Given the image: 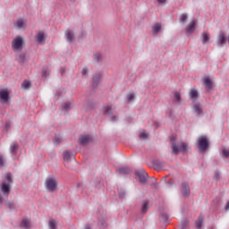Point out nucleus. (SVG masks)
<instances>
[{
  "label": "nucleus",
  "mask_w": 229,
  "mask_h": 229,
  "mask_svg": "<svg viewBox=\"0 0 229 229\" xmlns=\"http://www.w3.org/2000/svg\"><path fill=\"white\" fill-rule=\"evenodd\" d=\"M119 198L122 199L126 197V191L124 190H118Z\"/></svg>",
  "instance_id": "a19ab883"
},
{
  "label": "nucleus",
  "mask_w": 229,
  "mask_h": 229,
  "mask_svg": "<svg viewBox=\"0 0 229 229\" xmlns=\"http://www.w3.org/2000/svg\"><path fill=\"white\" fill-rule=\"evenodd\" d=\"M62 140H63L62 137L59 134H56L54 139V144L58 145L60 144V142H62Z\"/></svg>",
  "instance_id": "c9c22d12"
},
{
  "label": "nucleus",
  "mask_w": 229,
  "mask_h": 229,
  "mask_svg": "<svg viewBox=\"0 0 229 229\" xmlns=\"http://www.w3.org/2000/svg\"><path fill=\"white\" fill-rule=\"evenodd\" d=\"M149 208V206H148V202H144L141 207V212L142 214H146L148 212V209Z\"/></svg>",
  "instance_id": "e433bc0d"
},
{
  "label": "nucleus",
  "mask_w": 229,
  "mask_h": 229,
  "mask_svg": "<svg viewBox=\"0 0 229 229\" xmlns=\"http://www.w3.org/2000/svg\"><path fill=\"white\" fill-rule=\"evenodd\" d=\"M48 74H49V71H47V69H43L42 78H47Z\"/></svg>",
  "instance_id": "de8ad7c7"
},
{
  "label": "nucleus",
  "mask_w": 229,
  "mask_h": 229,
  "mask_svg": "<svg viewBox=\"0 0 229 229\" xmlns=\"http://www.w3.org/2000/svg\"><path fill=\"white\" fill-rule=\"evenodd\" d=\"M152 165L156 171H160L163 167H165V162L159 159H155L152 161Z\"/></svg>",
  "instance_id": "9d476101"
},
{
  "label": "nucleus",
  "mask_w": 229,
  "mask_h": 229,
  "mask_svg": "<svg viewBox=\"0 0 229 229\" xmlns=\"http://www.w3.org/2000/svg\"><path fill=\"white\" fill-rule=\"evenodd\" d=\"M74 106L72 105V103L71 102H65L64 104H63V110L64 112H69V110H71Z\"/></svg>",
  "instance_id": "412c9836"
},
{
  "label": "nucleus",
  "mask_w": 229,
  "mask_h": 229,
  "mask_svg": "<svg viewBox=\"0 0 229 229\" xmlns=\"http://www.w3.org/2000/svg\"><path fill=\"white\" fill-rule=\"evenodd\" d=\"M225 210L226 212H228V210H229V200L226 202V204H225Z\"/></svg>",
  "instance_id": "864d4df0"
},
{
  "label": "nucleus",
  "mask_w": 229,
  "mask_h": 229,
  "mask_svg": "<svg viewBox=\"0 0 229 229\" xmlns=\"http://www.w3.org/2000/svg\"><path fill=\"white\" fill-rule=\"evenodd\" d=\"M26 21L22 18L18 19L14 23L16 30H26Z\"/></svg>",
  "instance_id": "f8f14e48"
},
{
  "label": "nucleus",
  "mask_w": 229,
  "mask_h": 229,
  "mask_svg": "<svg viewBox=\"0 0 229 229\" xmlns=\"http://www.w3.org/2000/svg\"><path fill=\"white\" fill-rule=\"evenodd\" d=\"M77 187H81V183H78Z\"/></svg>",
  "instance_id": "052dcab7"
},
{
  "label": "nucleus",
  "mask_w": 229,
  "mask_h": 229,
  "mask_svg": "<svg viewBox=\"0 0 229 229\" xmlns=\"http://www.w3.org/2000/svg\"><path fill=\"white\" fill-rule=\"evenodd\" d=\"M5 178L7 180L6 183H12V174L10 173L6 174Z\"/></svg>",
  "instance_id": "49530a36"
},
{
  "label": "nucleus",
  "mask_w": 229,
  "mask_h": 229,
  "mask_svg": "<svg viewBox=\"0 0 229 229\" xmlns=\"http://www.w3.org/2000/svg\"><path fill=\"white\" fill-rule=\"evenodd\" d=\"M7 207L10 210H15V204L13 202H8Z\"/></svg>",
  "instance_id": "c03bdc74"
},
{
  "label": "nucleus",
  "mask_w": 229,
  "mask_h": 229,
  "mask_svg": "<svg viewBox=\"0 0 229 229\" xmlns=\"http://www.w3.org/2000/svg\"><path fill=\"white\" fill-rule=\"evenodd\" d=\"M165 178H167V175L163 179V180H164V182H165Z\"/></svg>",
  "instance_id": "e2e57ef3"
},
{
  "label": "nucleus",
  "mask_w": 229,
  "mask_h": 229,
  "mask_svg": "<svg viewBox=\"0 0 229 229\" xmlns=\"http://www.w3.org/2000/svg\"><path fill=\"white\" fill-rule=\"evenodd\" d=\"M181 191L183 198H189L191 196V186L187 182H182Z\"/></svg>",
  "instance_id": "6e6552de"
},
{
  "label": "nucleus",
  "mask_w": 229,
  "mask_h": 229,
  "mask_svg": "<svg viewBox=\"0 0 229 229\" xmlns=\"http://www.w3.org/2000/svg\"><path fill=\"white\" fill-rule=\"evenodd\" d=\"M166 183H167V185H171V182H167Z\"/></svg>",
  "instance_id": "680f3d73"
},
{
  "label": "nucleus",
  "mask_w": 229,
  "mask_h": 229,
  "mask_svg": "<svg viewBox=\"0 0 229 229\" xmlns=\"http://www.w3.org/2000/svg\"><path fill=\"white\" fill-rule=\"evenodd\" d=\"M111 121L112 123H117V121H119V116L115 114L111 115Z\"/></svg>",
  "instance_id": "a18cd8bd"
},
{
  "label": "nucleus",
  "mask_w": 229,
  "mask_h": 229,
  "mask_svg": "<svg viewBox=\"0 0 229 229\" xmlns=\"http://www.w3.org/2000/svg\"><path fill=\"white\" fill-rule=\"evenodd\" d=\"M84 229H90V226L89 225H85Z\"/></svg>",
  "instance_id": "bf43d9fd"
},
{
  "label": "nucleus",
  "mask_w": 229,
  "mask_h": 229,
  "mask_svg": "<svg viewBox=\"0 0 229 229\" xmlns=\"http://www.w3.org/2000/svg\"><path fill=\"white\" fill-rule=\"evenodd\" d=\"M10 98V93L6 89L0 90V103L4 105V103H8V99Z\"/></svg>",
  "instance_id": "1a4fd4ad"
},
{
  "label": "nucleus",
  "mask_w": 229,
  "mask_h": 229,
  "mask_svg": "<svg viewBox=\"0 0 229 229\" xmlns=\"http://www.w3.org/2000/svg\"><path fill=\"white\" fill-rule=\"evenodd\" d=\"M199 94H198V90L196 89H191L190 91V98L196 100V98H198Z\"/></svg>",
  "instance_id": "c756f323"
},
{
  "label": "nucleus",
  "mask_w": 229,
  "mask_h": 229,
  "mask_svg": "<svg viewBox=\"0 0 229 229\" xmlns=\"http://www.w3.org/2000/svg\"><path fill=\"white\" fill-rule=\"evenodd\" d=\"M10 129V123H5V130H9Z\"/></svg>",
  "instance_id": "5fc2aeb1"
},
{
  "label": "nucleus",
  "mask_w": 229,
  "mask_h": 229,
  "mask_svg": "<svg viewBox=\"0 0 229 229\" xmlns=\"http://www.w3.org/2000/svg\"><path fill=\"white\" fill-rule=\"evenodd\" d=\"M159 4H165L167 3V0H157Z\"/></svg>",
  "instance_id": "603ef678"
},
{
  "label": "nucleus",
  "mask_w": 229,
  "mask_h": 229,
  "mask_svg": "<svg viewBox=\"0 0 229 229\" xmlns=\"http://www.w3.org/2000/svg\"><path fill=\"white\" fill-rule=\"evenodd\" d=\"M196 31V20H192L187 26H186V35H192V32Z\"/></svg>",
  "instance_id": "9b49d317"
},
{
  "label": "nucleus",
  "mask_w": 229,
  "mask_h": 229,
  "mask_svg": "<svg viewBox=\"0 0 229 229\" xmlns=\"http://www.w3.org/2000/svg\"><path fill=\"white\" fill-rule=\"evenodd\" d=\"M152 187H155V189L158 188V183L155 182L154 184H152Z\"/></svg>",
  "instance_id": "6e6d98bb"
},
{
  "label": "nucleus",
  "mask_w": 229,
  "mask_h": 229,
  "mask_svg": "<svg viewBox=\"0 0 229 229\" xmlns=\"http://www.w3.org/2000/svg\"><path fill=\"white\" fill-rule=\"evenodd\" d=\"M1 203H3V195H1V193H0V205H1Z\"/></svg>",
  "instance_id": "13d9d810"
},
{
  "label": "nucleus",
  "mask_w": 229,
  "mask_h": 229,
  "mask_svg": "<svg viewBox=\"0 0 229 229\" xmlns=\"http://www.w3.org/2000/svg\"><path fill=\"white\" fill-rule=\"evenodd\" d=\"M193 111L195 112L196 114L201 115L203 110L201 109V106L199 105V103H197L193 106Z\"/></svg>",
  "instance_id": "aec40b11"
},
{
  "label": "nucleus",
  "mask_w": 229,
  "mask_h": 229,
  "mask_svg": "<svg viewBox=\"0 0 229 229\" xmlns=\"http://www.w3.org/2000/svg\"><path fill=\"white\" fill-rule=\"evenodd\" d=\"M162 30V23H156L153 27H152V33L153 35H157L158 32Z\"/></svg>",
  "instance_id": "6ab92c4d"
},
{
  "label": "nucleus",
  "mask_w": 229,
  "mask_h": 229,
  "mask_svg": "<svg viewBox=\"0 0 229 229\" xmlns=\"http://www.w3.org/2000/svg\"><path fill=\"white\" fill-rule=\"evenodd\" d=\"M45 187L47 192H55V191H58V180L55 177L47 178Z\"/></svg>",
  "instance_id": "f257e3e1"
},
{
  "label": "nucleus",
  "mask_w": 229,
  "mask_h": 229,
  "mask_svg": "<svg viewBox=\"0 0 229 229\" xmlns=\"http://www.w3.org/2000/svg\"><path fill=\"white\" fill-rule=\"evenodd\" d=\"M135 174L140 182V183H146L148 181V173L145 169H140L135 172Z\"/></svg>",
  "instance_id": "423d86ee"
},
{
  "label": "nucleus",
  "mask_w": 229,
  "mask_h": 229,
  "mask_svg": "<svg viewBox=\"0 0 229 229\" xmlns=\"http://www.w3.org/2000/svg\"><path fill=\"white\" fill-rule=\"evenodd\" d=\"M22 89H24L25 90H28V89H30L31 87V82H30L29 81H24L21 84Z\"/></svg>",
  "instance_id": "72a5a7b5"
},
{
  "label": "nucleus",
  "mask_w": 229,
  "mask_h": 229,
  "mask_svg": "<svg viewBox=\"0 0 229 229\" xmlns=\"http://www.w3.org/2000/svg\"><path fill=\"white\" fill-rule=\"evenodd\" d=\"M188 18H189V16H187V13H182V14H181L179 21H180V22H182V24H185V22H187Z\"/></svg>",
  "instance_id": "473e14b6"
},
{
  "label": "nucleus",
  "mask_w": 229,
  "mask_h": 229,
  "mask_svg": "<svg viewBox=\"0 0 229 229\" xmlns=\"http://www.w3.org/2000/svg\"><path fill=\"white\" fill-rule=\"evenodd\" d=\"M204 87H206L208 90H210L212 89V81H210V78L207 77L204 80Z\"/></svg>",
  "instance_id": "5701e85b"
},
{
  "label": "nucleus",
  "mask_w": 229,
  "mask_h": 229,
  "mask_svg": "<svg viewBox=\"0 0 229 229\" xmlns=\"http://www.w3.org/2000/svg\"><path fill=\"white\" fill-rule=\"evenodd\" d=\"M140 139H148V133L146 132L140 133Z\"/></svg>",
  "instance_id": "8fccbe9b"
},
{
  "label": "nucleus",
  "mask_w": 229,
  "mask_h": 229,
  "mask_svg": "<svg viewBox=\"0 0 229 229\" xmlns=\"http://www.w3.org/2000/svg\"><path fill=\"white\" fill-rule=\"evenodd\" d=\"M56 226H58V222L53 218H51L48 221V228L49 229H56Z\"/></svg>",
  "instance_id": "4be33fe9"
},
{
  "label": "nucleus",
  "mask_w": 229,
  "mask_h": 229,
  "mask_svg": "<svg viewBox=\"0 0 229 229\" xmlns=\"http://www.w3.org/2000/svg\"><path fill=\"white\" fill-rule=\"evenodd\" d=\"M197 148L201 153H205L208 149V138L207 136H200L197 140Z\"/></svg>",
  "instance_id": "7ed1b4c3"
},
{
  "label": "nucleus",
  "mask_w": 229,
  "mask_h": 229,
  "mask_svg": "<svg viewBox=\"0 0 229 229\" xmlns=\"http://www.w3.org/2000/svg\"><path fill=\"white\" fill-rule=\"evenodd\" d=\"M21 228L23 229H30L31 228V221L28 218H23L21 223Z\"/></svg>",
  "instance_id": "dca6fc26"
},
{
  "label": "nucleus",
  "mask_w": 229,
  "mask_h": 229,
  "mask_svg": "<svg viewBox=\"0 0 229 229\" xmlns=\"http://www.w3.org/2000/svg\"><path fill=\"white\" fill-rule=\"evenodd\" d=\"M120 174H130V168L129 167H121L118 169Z\"/></svg>",
  "instance_id": "2f4dec72"
},
{
  "label": "nucleus",
  "mask_w": 229,
  "mask_h": 229,
  "mask_svg": "<svg viewBox=\"0 0 229 229\" xmlns=\"http://www.w3.org/2000/svg\"><path fill=\"white\" fill-rule=\"evenodd\" d=\"M91 139L90 135H81L79 138V142L81 146H87V144L90 142Z\"/></svg>",
  "instance_id": "ddd939ff"
},
{
  "label": "nucleus",
  "mask_w": 229,
  "mask_h": 229,
  "mask_svg": "<svg viewBox=\"0 0 229 229\" xmlns=\"http://www.w3.org/2000/svg\"><path fill=\"white\" fill-rule=\"evenodd\" d=\"M22 44H24V38H22V36H17L13 39L11 44L13 51H14V53H21L23 47Z\"/></svg>",
  "instance_id": "f03ea898"
},
{
  "label": "nucleus",
  "mask_w": 229,
  "mask_h": 229,
  "mask_svg": "<svg viewBox=\"0 0 229 229\" xmlns=\"http://www.w3.org/2000/svg\"><path fill=\"white\" fill-rule=\"evenodd\" d=\"M174 101H175V103H180L182 101V95L180 94V92H178V91L174 92Z\"/></svg>",
  "instance_id": "cd10ccee"
},
{
  "label": "nucleus",
  "mask_w": 229,
  "mask_h": 229,
  "mask_svg": "<svg viewBox=\"0 0 229 229\" xmlns=\"http://www.w3.org/2000/svg\"><path fill=\"white\" fill-rule=\"evenodd\" d=\"M189 223L187 221H183L181 225V229H186Z\"/></svg>",
  "instance_id": "09e8293b"
},
{
  "label": "nucleus",
  "mask_w": 229,
  "mask_h": 229,
  "mask_svg": "<svg viewBox=\"0 0 229 229\" xmlns=\"http://www.w3.org/2000/svg\"><path fill=\"white\" fill-rule=\"evenodd\" d=\"M216 44L220 47H224L225 44H226V33L225 31L221 30L218 33V36L216 38Z\"/></svg>",
  "instance_id": "0eeeda50"
},
{
  "label": "nucleus",
  "mask_w": 229,
  "mask_h": 229,
  "mask_svg": "<svg viewBox=\"0 0 229 229\" xmlns=\"http://www.w3.org/2000/svg\"><path fill=\"white\" fill-rule=\"evenodd\" d=\"M65 72V68H61V74H64Z\"/></svg>",
  "instance_id": "4d7b16f0"
},
{
  "label": "nucleus",
  "mask_w": 229,
  "mask_h": 229,
  "mask_svg": "<svg viewBox=\"0 0 229 229\" xmlns=\"http://www.w3.org/2000/svg\"><path fill=\"white\" fill-rule=\"evenodd\" d=\"M126 98H127L128 103H131V101H133V99H135V94L129 93Z\"/></svg>",
  "instance_id": "ea45409f"
},
{
  "label": "nucleus",
  "mask_w": 229,
  "mask_h": 229,
  "mask_svg": "<svg viewBox=\"0 0 229 229\" xmlns=\"http://www.w3.org/2000/svg\"><path fill=\"white\" fill-rule=\"evenodd\" d=\"M98 226H100L101 228H106V226H108L105 217H101L98 219Z\"/></svg>",
  "instance_id": "bb28decb"
},
{
  "label": "nucleus",
  "mask_w": 229,
  "mask_h": 229,
  "mask_svg": "<svg viewBox=\"0 0 229 229\" xmlns=\"http://www.w3.org/2000/svg\"><path fill=\"white\" fill-rule=\"evenodd\" d=\"M219 176H220L219 172H218V171H216V172H215V178H216V180H219Z\"/></svg>",
  "instance_id": "3c124183"
},
{
  "label": "nucleus",
  "mask_w": 229,
  "mask_h": 229,
  "mask_svg": "<svg viewBox=\"0 0 229 229\" xmlns=\"http://www.w3.org/2000/svg\"><path fill=\"white\" fill-rule=\"evenodd\" d=\"M221 156L223 158H229V150L226 148H223L221 150Z\"/></svg>",
  "instance_id": "7c9ffc66"
},
{
  "label": "nucleus",
  "mask_w": 229,
  "mask_h": 229,
  "mask_svg": "<svg viewBox=\"0 0 229 229\" xmlns=\"http://www.w3.org/2000/svg\"><path fill=\"white\" fill-rule=\"evenodd\" d=\"M36 41L38 42V44H46V39L44 38V32L39 31L36 35Z\"/></svg>",
  "instance_id": "f3484780"
},
{
  "label": "nucleus",
  "mask_w": 229,
  "mask_h": 229,
  "mask_svg": "<svg viewBox=\"0 0 229 229\" xmlns=\"http://www.w3.org/2000/svg\"><path fill=\"white\" fill-rule=\"evenodd\" d=\"M195 225L196 228L198 229H201V227L203 226V216H199L197 219V221L195 222Z\"/></svg>",
  "instance_id": "b1692460"
},
{
  "label": "nucleus",
  "mask_w": 229,
  "mask_h": 229,
  "mask_svg": "<svg viewBox=\"0 0 229 229\" xmlns=\"http://www.w3.org/2000/svg\"><path fill=\"white\" fill-rule=\"evenodd\" d=\"M172 149H173V153H174V155H178V153H180V151H182V153H187V143L182 142L179 145V147H178V145H176V143H173Z\"/></svg>",
  "instance_id": "39448f33"
},
{
  "label": "nucleus",
  "mask_w": 229,
  "mask_h": 229,
  "mask_svg": "<svg viewBox=\"0 0 229 229\" xmlns=\"http://www.w3.org/2000/svg\"><path fill=\"white\" fill-rule=\"evenodd\" d=\"M81 74L84 78H87L89 76V68L84 67L81 71Z\"/></svg>",
  "instance_id": "79ce46f5"
},
{
  "label": "nucleus",
  "mask_w": 229,
  "mask_h": 229,
  "mask_svg": "<svg viewBox=\"0 0 229 229\" xmlns=\"http://www.w3.org/2000/svg\"><path fill=\"white\" fill-rule=\"evenodd\" d=\"M73 38H74V32H72V30H67L66 32L67 42H72Z\"/></svg>",
  "instance_id": "393cba45"
},
{
  "label": "nucleus",
  "mask_w": 229,
  "mask_h": 229,
  "mask_svg": "<svg viewBox=\"0 0 229 229\" xmlns=\"http://www.w3.org/2000/svg\"><path fill=\"white\" fill-rule=\"evenodd\" d=\"M26 60V54H21L18 58L19 64H24Z\"/></svg>",
  "instance_id": "4c0bfd02"
},
{
  "label": "nucleus",
  "mask_w": 229,
  "mask_h": 229,
  "mask_svg": "<svg viewBox=\"0 0 229 229\" xmlns=\"http://www.w3.org/2000/svg\"><path fill=\"white\" fill-rule=\"evenodd\" d=\"M210 40V35H208V33L204 32L202 33V44L205 46V44H207V42H208Z\"/></svg>",
  "instance_id": "a878e982"
},
{
  "label": "nucleus",
  "mask_w": 229,
  "mask_h": 229,
  "mask_svg": "<svg viewBox=\"0 0 229 229\" xmlns=\"http://www.w3.org/2000/svg\"><path fill=\"white\" fill-rule=\"evenodd\" d=\"M159 219L161 223H168L169 221V216L165 213H162L159 216Z\"/></svg>",
  "instance_id": "c85d7f7f"
},
{
  "label": "nucleus",
  "mask_w": 229,
  "mask_h": 229,
  "mask_svg": "<svg viewBox=\"0 0 229 229\" xmlns=\"http://www.w3.org/2000/svg\"><path fill=\"white\" fill-rule=\"evenodd\" d=\"M9 153L13 158V160H19V156L17 153H19V143L16 141H13L9 148Z\"/></svg>",
  "instance_id": "20e7f679"
},
{
  "label": "nucleus",
  "mask_w": 229,
  "mask_h": 229,
  "mask_svg": "<svg viewBox=\"0 0 229 229\" xmlns=\"http://www.w3.org/2000/svg\"><path fill=\"white\" fill-rule=\"evenodd\" d=\"M94 60H96V62H99V60H101V53L97 52L94 54Z\"/></svg>",
  "instance_id": "37998d69"
},
{
  "label": "nucleus",
  "mask_w": 229,
  "mask_h": 229,
  "mask_svg": "<svg viewBox=\"0 0 229 229\" xmlns=\"http://www.w3.org/2000/svg\"><path fill=\"white\" fill-rule=\"evenodd\" d=\"M1 191L4 196H8V194H10V183H6V182H4L1 185Z\"/></svg>",
  "instance_id": "2eb2a0df"
},
{
  "label": "nucleus",
  "mask_w": 229,
  "mask_h": 229,
  "mask_svg": "<svg viewBox=\"0 0 229 229\" xmlns=\"http://www.w3.org/2000/svg\"><path fill=\"white\" fill-rule=\"evenodd\" d=\"M99 81H101V73H95L92 77V86L94 88L98 87V85H99Z\"/></svg>",
  "instance_id": "4468645a"
},
{
  "label": "nucleus",
  "mask_w": 229,
  "mask_h": 229,
  "mask_svg": "<svg viewBox=\"0 0 229 229\" xmlns=\"http://www.w3.org/2000/svg\"><path fill=\"white\" fill-rule=\"evenodd\" d=\"M72 157H74V154H72V152H71L70 150H66L64 152V162H69L71 158H72Z\"/></svg>",
  "instance_id": "a211bd4d"
},
{
  "label": "nucleus",
  "mask_w": 229,
  "mask_h": 229,
  "mask_svg": "<svg viewBox=\"0 0 229 229\" xmlns=\"http://www.w3.org/2000/svg\"><path fill=\"white\" fill-rule=\"evenodd\" d=\"M4 165H6V158L0 153V167H4Z\"/></svg>",
  "instance_id": "f704fd0d"
},
{
  "label": "nucleus",
  "mask_w": 229,
  "mask_h": 229,
  "mask_svg": "<svg viewBox=\"0 0 229 229\" xmlns=\"http://www.w3.org/2000/svg\"><path fill=\"white\" fill-rule=\"evenodd\" d=\"M104 113L106 115H110V114H112V106H106V107H104Z\"/></svg>",
  "instance_id": "58836bf2"
}]
</instances>
